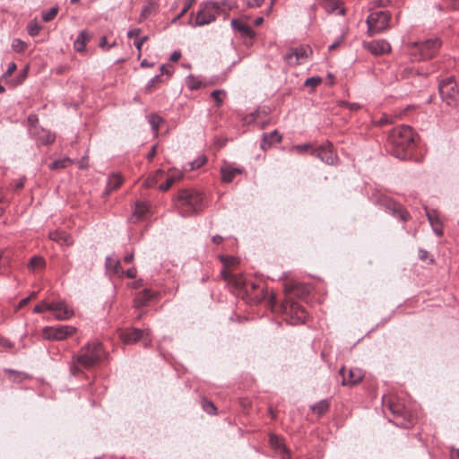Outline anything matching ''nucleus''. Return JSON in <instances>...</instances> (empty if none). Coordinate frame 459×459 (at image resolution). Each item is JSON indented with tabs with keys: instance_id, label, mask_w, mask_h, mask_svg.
I'll list each match as a JSON object with an SVG mask.
<instances>
[{
	"instance_id": "f257e3e1",
	"label": "nucleus",
	"mask_w": 459,
	"mask_h": 459,
	"mask_svg": "<svg viewBox=\"0 0 459 459\" xmlns=\"http://www.w3.org/2000/svg\"><path fill=\"white\" fill-rule=\"evenodd\" d=\"M387 142L391 147L392 155L404 160L408 156L407 152L414 147L415 135L411 126L403 125L390 131Z\"/></svg>"
},
{
	"instance_id": "f03ea898",
	"label": "nucleus",
	"mask_w": 459,
	"mask_h": 459,
	"mask_svg": "<svg viewBox=\"0 0 459 459\" xmlns=\"http://www.w3.org/2000/svg\"><path fill=\"white\" fill-rule=\"evenodd\" d=\"M105 355L102 343L100 342H89L82 347L78 354L73 357L70 371L77 376L82 369H88L97 364Z\"/></svg>"
},
{
	"instance_id": "7ed1b4c3",
	"label": "nucleus",
	"mask_w": 459,
	"mask_h": 459,
	"mask_svg": "<svg viewBox=\"0 0 459 459\" xmlns=\"http://www.w3.org/2000/svg\"><path fill=\"white\" fill-rule=\"evenodd\" d=\"M174 206L182 217L198 214L204 208V197L195 189H181L173 198Z\"/></svg>"
},
{
	"instance_id": "20e7f679",
	"label": "nucleus",
	"mask_w": 459,
	"mask_h": 459,
	"mask_svg": "<svg viewBox=\"0 0 459 459\" xmlns=\"http://www.w3.org/2000/svg\"><path fill=\"white\" fill-rule=\"evenodd\" d=\"M441 47L438 38L428 39L423 41L414 42L411 48L413 56H419L418 60L430 59L436 56Z\"/></svg>"
},
{
	"instance_id": "39448f33",
	"label": "nucleus",
	"mask_w": 459,
	"mask_h": 459,
	"mask_svg": "<svg viewBox=\"0 0 459 459\" xmlns=\"http://www.w3.org/2000/svg\"><path fill=\"white\" fill-rule=\"evenodd\" d=\"M390 19L391 13L388 11L372 12L366 20L368 35L373 36L388 29Z\"/></svg>"
},
{
	"instance_id": "423d86ee",
	"label": "nucleus",
	"mask_w": 459,
	"mask_h": 459,
	"mask_svg": "<svg viewBox=\"0 0 459 459\" xmlns=\"http://www.w3.org/2000/svg\"><path fill=\"white\" fill-rule=\"evenodd\" d=\"M219 9L220 4H217V1L209 0L203 3L196 13L193 26L201 27L213 22L218 15L216 10Z\"/></svg>"
},
{
	"instance_id": "0eeeda50",
	"label": "nucleus",
	"mask_w": 459,
	"mask_h": 459,
	"mask_svg": "<svg viewBox=\"0 0 459 459\" xmlns=\"http://www.w3.org/2000/svg\"><path fill=\"white\" fill-rule=\"evenodd\" d=\"M439 94L443 101L448 106L457 107L459 106V90L457 89L456 83L453 77H448L440 82Z\"/></svg>"
},
{
	"instance_id": "6e6552de",
	"label": "nucleus",
	"mask_w": 459,
	"mask_h": 459,
	"mask_svg": "<svg viewBox=\"0 0 459 459\" xmlns=\"http://www.w3.org/2000/svg\"><path fill=\"white\" fill-rule=\"evenodd\" d=\"M383 405L394 416V420H390V421H394L396 426L408 428L411 424L410 420H406V411L404 407L400 403H396L394 398L384 395Z\"/></svg>"
},
{
	"instance_id": "1a4fd4ad",
	"label": "nucleus",
	"mask_w": 459,
	"mask_h": 459,
	"mask_svg": "<svg viewBox=\"0 0 459 459\" xmlns=\"http://www.w3.org/2000/svg\"><path fill=\"white\" fill-rule=\"evenodd\" d=\"M122 341L126 343H134L143 340V346L149 347L152 342L150 329L130 328L121 333Z\"/></svg>"
},
{
	"instance_id": "9d476101",
	"label": "nucleus",
	"mask_w": 459,
	"mask_h": 459,
	"mask_svg": "<svg viewBox=\"0 0 459 459\" xmlns=\"http://www.w3.org/2000/svg\"><path fill=\"white\" fill-rule=\"evenodd\" d=\"M283 312L290 316V324L298 325L305 323L307 317L306 309L297 302L287 300L282 304Z\"/></svg>"
},
{
	"instance_id": "9b49d317",
	"label": "nucleus",
	"mask_w": 459,
	"mask_h": 459,
	"mask_svg": "<svg viewBox=\"0 0 459 459\" xmlns=\"http://www.w3.org/2000/svg\"><path fill=\"white\" fill-rule=\"evenodd\" d=\"M75 332L76 328L72 325L46 326L42 330V335L47 340L61 341L72 336Z\"/></svg>"
},
{
	"instance_id": "f8f14e48",
	"label": "nucleus",
	"mask_w": 459,
	"mask_h": 459,
	"mask_svg": "<svg viewBox=\"0 0 459 459\" xmlns=\"http://www.w3.org/2000/svg\"><path fill=\"white\" fill-rule=\"evenodd\" d=\"M377 203L384 207L386 211H389L394 217L399 218L402 221H407L410 219V213L398 203L393 199L381 195Z\"/></svg>"
},
{
	"instance_id": "ddd939ff",
	"label": "nucleus",
	"mask_w": 459,
	"mask_h": 459,
	"mask_svg": "<svg viewBox=\"0 0 459 459\" xmlns=\"http://www.w3.org/2000/svg\"><path fill=\"white\" fill-rule=\"evenodd\" d=\"M46 308L54 314L57 320L70 319L74 311L65 300H54L50 305H46Z\"/></svg>"
},
{
	"instance_id": "4468645a",
	"label": "nucleus",
	"mask_w": 459,
	"mask_h": 459,
	"mask_svg": "<svg viewBox=\"0 0 459 459\" xmlns=\"http://www.w3.org/2000/svg\"><path fill=\"white\" fill-rule=\"evenodd\" d=\"M30 136L38 145H49L56 140V134L41 126L30 129Z\"/></svg>"
},
{
	"instance_id": "2eb2a0df",
	"label": "nucleus",
	"mask_w": 459,
	"mask_h": 459,
	"mask_svg": "<svg viewBox=\"0 0 459 459\" xmlns=\"http://www.w3.org/2000/svg\"><path fill=\"white\" fill-rule=\"evenodd\" d=\"M314 155L320 159L326 164L333 165L337 160V155L333 150V146L330 143L325 145H321L314 150Z\"/></svg>"
},
{
	"instance_id": "dca6fc26",
	"label": "nucleus",
	"mask_w": 459,
	"mask_h": 459,
	"mask_svg": "<svg viewBox=\"0 0 459 459\" xmlns=\"http://www.w3.org/2000/svg\"><path fill=\"white\" fill-rule=\"evenodd\" d=\"M307 48L299 47L290 49L283 56L286 63L290 65H297L302 63L303 59L307 56Z\"/></svg>"
},
{
	"instance_id": "f3484780",
	"label": "nucleus",
	"mask_w": 459,
	"mask_h": 459,
	"mask_svg": "<svg viewBox=\"0 0 459 459\" xmlns=\"http://www.w3.org/2000/svg\"><path fill=\"white\" fill-rule=\"evenodd\" d=\"M345 368L342 367L339 370V374L342 376V385H355L359 384L364 377L363 371L359 368H353L349 370V377L344 376Z\"/></svg>"
},
{
	"instance_id": "a211bd4d",
	"label": "nucleus",
	"mask_w": 459,
	"mask_h": 459,
	"mask_svg": "<svg viewBox=\"0 0 459 459\" xmlns=\"http://www.w3.org/2000/svg\"><path fill=\"white\" fill-rule=\"evenodd\" d=\"M221 275L225 281L234 283L238 289L243 290L246 292H248L249 288H251L252 290H255L256 288L255 282L246 281L238 279L234 274L227 272L225 268L221 270Z\"/></svg>"
},
{
	"instance_id": "6ab92c4d",
	"label": "nucleus",
	"mask_w": 459,
	"mask_h": 459,
	"mask_svg": "<svg viewBox=\"0 0 459 459\" xmlns=\"http://www.w3.org/2000/svg\"><path fill=\"white\" fill-rule=\"evenodd\" d=\"M367 49L375 56H380L391 51L390 44L385 40H374L367 44Z\"/></svg>"
},
{
	"instance_id": "aec40b11",
	"label": "nucleus",
	"mask_w": 459,
	"mask_h": 459,
	"mask_svg": "<svg viewBox=\"0 0 459 459\" xmlns=\"http://www.w3.org/2000/svg\"><path fill=\"white\" fill-rule=\"evenodd\" d=\"M242 172L243 169L240 168H234L230 164H225L221 168V180L225 183H230L237 175Z\"/></svg>"
},
{
	"instance_id": "412c9836",
	"label": "nucleus",
	"mask_w": 459,
	"mask_h": 459,
	"mask_svg": "<svg viewBox=\"0 0 459 459\" xmlns=\"http://www.w3.org/2000/svg\"><path fill=\"white\" fill-rule=\"evenodd\" d=\"M231 27L238 30L242 38L253 39L255 36L254 30L246 23L239 22L236 19L230 22Z\"/></svg>"
},
{
	"instance_id": "4be33fe9",
	"label": "nucleus",
	"mask_w": 459,
	"mask_h": 459,
	"mask_svg": "<svg viewBox=\"0 0 459 459\" xmlns=\"http://www.w3.org/2000/svg\"><path fill=\"white\" fill-rule=\"evenodd\" d=\"M281 134L277 130H273L268 134H264L261 148L263 150H266L270 148L273 144L280 143L281 141Z\"/></svg>"
},
{
	"instance_id": "5701e85b",
	"label": "nucleus",
	"mask_w": 459,
	"mask_h": 459,
	"mask_svg": "<svg viewBox=\"0 0 459 459\" xmlns=\"http://www.w3.org/2000/svg\"><path fill=\"white\" fill-rule=\"evenodd\" d=\"M49 238L51 240L65 246H71L74 243L72 236L62 230L50 232Z\"/></svg>"
},
{
	"instance_id": "b1692460",
	"label": "nucleus",
	"mask_w": 459,
	"mask_h": 459,
	"mask_svg": "<svg viewBox=\"0 0 459 459\" xmlns=\"http://www.w3.org/2000/svg\"><path fill=\"white\" fill-rule=\"evenodd\" d=\"M155 297V292L152 291L149 289H144L140 291L134 299V306L135 307H141L145 306V304Z\"/></svg>"
},
{
	"instance_id": "393cba45",
	"label": "nucleus",
	"mask_w": 459,
	"mask_h": 459,
	"mask_svg": "<svg viewBox=\"0 0 459 459\" xmlns=\"http://www.w3.org/2000/svg\"><path fill=\"white\" fill-rule=\"evenodd\" d=\"M148 210H149V204L146 202H143V201L136 202V204L134 205L133 216H132V220H134V222L143 219V217L147 213Z\"/></svg>"
},
{
	"instance_id": "a878e982",
	"label": "nucleus",
	"mask_w": 459,
	"mask_h": 459,
	"mask_svg": "<svg viewBox=\"0 0 459 459\" xmlns=\"http://www.w3.org/2000/svg\"><path fill=\"white\" fill-rule=\"evenodd\" d=\"M123 183V178L119 174H112L107 182L106 194L117 189Z\"/></svg>"
},
{
	"instance_id": "bb28decb",
	"label": "nucleus",
	"mask_w": 459,
	"mask_h": 459,
	"mask_svg": "<svg viewBox=\"0 0 459 459\" xmlns=\"http://www.w3.org/2000/svg\"><path fill=\"white\" fill-rule=\"evenodd\" d=\"M90 36L85 30H81L77 39L74 42V47L76 51L82 52L85 49L86 43L89 41Z\"/></svg>"
},
{
	"instance_id": "cd10ccee",
	"label": "nucleus",
	"mask_w": 459,
	"mask_h": 459,
	"mask_svg": "<svg viewBox=\"0 0 459 459\" xmlns=\"http://www.w3.org/2000/svg\"><path fill=\"white\" fill-rule=\"evenodd\" d=\"M163 122V119L156 114H151L148 117V123L150 124L152 130L155 135H158L160 125Z\"/></svg>"
},
{
	"instance_id": "c85d7f7f",
	"label": "nucleus",
	"mask_w": 459,
	"mask_h": 459,
	"mask_svg": "<svg viewBox=\"0 0 459 459\" xmlns=\"http://www.w3.org/2000/svg\"><path fill=\"white\" fill-rule=\"evenodd\" d=\"M72 160L68 157L56 160L48 165V168L52 170L67 168L71 163Z\"/></svg>"
},
{
	"instance_id": "c756f323",
	"label": "nucleus",
	"mask_w": 459,
	"mask_h": 459,
	"mask_svg": "<svg viewBox=\"0 0 459 459\" xmlns=\"http://www.w3.org/2000/svg\"><path fill=\"white\" fill-rule=\"evenodd\" d=\"M329 409V402L328 400H321L317 403L311 406V410L318 414L319 416H322L325 414Z\"/></svg>"
},
{
	"instance_id": "7c9ffc66",
	"label": "nucleus",
	"mask_w": 459,
	"mask_h": 459,
	"mask_svg": "<svg viewBox=\"0 0 459 459\" xmlns=\"http://www.w3.org/2000/svg\"><path fill=\"white\" fill-rule=\"evenodd\" d=\"M217 4H220V9L216 10V13L218 14L223 13L225 9L230 11L237 7V2L234 0H223L217 2Z\"/></svg>"
},
{
	"instance_id": "2f4dec72",
	"label": "nucleus",
	"mask_w": 459,
	"mask_h": 459,
	"mask_svg": "<svg viewBox=\"0 0 459 459\" xmlns=\"http://www.w3.org/2000/svg\"><path fill=\"white\" fill-rule=\"evenodd\" d=\"M186 85L190 90H198L202 86V81L194 75H189L186 78Z\"/></svg>"
},
{
	"instance_id": "473e14b6",
	"label": "nucleus",
	"mask_w": 459,
	"mask_h": 459,
	"mask_svg": "<svg viewBox=\"0 0 459 459\" xmlns=\"http://www.w3.org/2000/svg\"><path fill=\"white\" fill-rule=\"evenodd\" d=\"M226 95V92L224 90H214L211 93V97L216 102V106L220 107L223 103V97Z\"/></svg>"
},
{
	"instance_id": "72a5a7b5",
	"label": "nucleus",
	"mask_w": 459,
	"mask_h": 459,
	"mask_svg": "<svg viewBox=\"0 0 459 459\" xmlns=\"http://www.w3.org/2000/svg\"><path fill=\"white\" fill-rule=\"evenodd\" d=\"M44 264H45L44 259L41 256H37V255L32 256L29 262V267L32 270H35L37 268H41L44 266Z\"/></svg>"
},
{
	"instance_id": "f704fd0d",
	"label": "nucleus",
	"mask_w": 459,
	"mask_h": 459,
	"mask_svg": "<svg viewBox=\"0 0 459 459\" xmlns=\"http://www.w3.org/2000/svg\"><path fill=\"white\" fill-rule=\"evenodd\" d=\"M290 292H294V294L298 295L300 298H304L307 293V289L301 284H295L291 287Z\"/></svg>"
},
{
	"instance_id": "c9c22d12",
	"label": "nucleus",
	"mask_w": 459,
	"mask_h": 459,
	"mask_svg": "<svg viewBox=\"0 0 459 459\" xmlns=\"http://www.w3.org/2000/svg\"><path fill=\"white\" fill-rule=\"evenodd\" d=\"M106 266L108 269H114L116 273H119L120 262L113 257L108 256L106 258Z\"/></svg>"
},
{
	"instance_id": "e433bc0d",
	"label": "nucleus",
	"mask_w": 459,
	"mask_h": 459,
	"mask_svg": "<svg viewBox=\"0 0 459 459\" xmlns=\"http://www.w3.org/2000/svg\"><path fill=\"white\" fill-rule=\"evenodd\" d=\"M28 132L29 134H30V129L39 127V118L38 116L35 114H30L28 117Z\"/></svg>"
},
{
	"instance_id": "4c0bfd02",
	"label": "nucleus",
	"mask_w": 459,
	"mask_h": 459,
	"mask_svg": "<svg viewBox=\"0 0 459 459\" xmlns=\"http://www.w3.org/2000/svg\"><path fill=\"white\" fill-rule=\"evenodd\" d=\"M427 217H428V220H429V223L432 226V229H433L434 232L437 236H441L443 234V230L441 229V227L439 226V222L438 221L434 222L432 221V213L430 212H427Z\"/></svg>"
},
{
	"instance_id": "58836bf2",
	"label": "nucleus",
	"mask_w": 459,
	"mask_h": 459,
	"mask_svg": "<svg viewBox=\"0 0 459 459\" xmlns=\"http://www.w3.org/2000/svg\"><path fill=\"white\" fill-rule=\"evenodd\" d=\"M57 12H58V7L54 6L52 8H50L48 12H45L42 13V20L47 22H50L56 15Z\"/></svg>"
},
{
	"instance_id": "ea45409f",
	"label": "nucleus",
	"mask_w": 459,
	"mask_h": 459,
	"mask_svg": "<svg viewBox=\"0 0 459 459\" xmlns=\"http://www.w3.org/2000/svg\"><path fill=\"white\" fill-rule=\"evenodd\" d=\"M321 82H322V78L321 77H319V76H313V77L307 78L305 81L304 85L307 86V87L316 88Z\"/></svg>"
},
{
	"instance_id": "a19ab883",
	"label": "nucleus",
	"mask_w": 459,
	"mask_h": 459,
	"mask_svg": "<svg viewBox=\"0 0 459 459\" xmlns=\"http://www.w3.org/2000/svg\"><path fill=\"white\" fill-rule=\"evenodd\" d=\"M220 260L223 264L225 268L234 265L238 263V258H236L235 256L221 255Z\"/></svg>"
},
{
	"instance_id": "79ce46f5",
	"label": "nucleus",
	"mask_w": 459,
	"mask_h": 459,
	"mask_svg": "<svg viewBox=\"0 0 459 459\" xmlns=\"http://www.w3.org/2000/svg\"><path fill=\"white\" fill-rule=\"evenodd\" d=\"M41 27L37 22H30L27 26L29 35L35 37L39 33Z\"/></svg>"
},
{
	"instance_id": "37998d69",
	"label": "nucleus",
	"mask_w": 459,
	"mask_h": 459,
	"mask_svg": "<svg viewBox=\"0 0 459 459\" xmlns=\"http://www.w3.org/2000/svg\"><path fill=\"white\" fill-rule=\"evenodd\" d=\"M330 3V5L326 7L327 11L329 13H333L336 10H338V13L341 14V15H344L345 14V9L343 7H341L339 9V3L338 2H334V1H331L329 2Z\"/></svg>"
},
{
	"instance_id": "c03bdc74",
	"label": "nucleus",
	"mask_w": 459,
	"mask_h": 459,
	"mask_svg": "<svg viewBox=\"0 0 459 459\" xmlns=\"http://www.w3.org/2000/svg\"><path fill=\"white\" fill-rule=\"evenodd\" d=\"M162 82V79L160 78V75H155L153 76L146 84L145 90L147 91H151L156 84L160 83Z\"/></svg>"
},
{
	"instance_id": "a18cd8bd",
	"label": "nucleus",
	"mask_w": 459,
	"mask_h": 459,
	"mask_svg": "<svg viewBox=\"0 0 459 459\" xmlns=\"http://www.w3.org/2000/svg\"><path fill=\"white\" fill-rule=\"evenodd\" d=\"M203 408L209 414H214L216 411V407L214 406V404L207 400H204L203 402Z\"/></svg>"
},
{
	"instance_id": "49530a36",
	"label": "nucleus",
	"mask_w": 459,
	"mask_h": 459,
	"mask_svg": "<svg viewBox=\"0 0 459 459\" xmlns=\"http://www.w3.org/2000/svg\"><path fill=\"white\" fill-rule=\"evenodd\" d=\"M147 40H148V37L147 36H143V37L137 38V39H134V45L137 48V50L139 52L138 53V56H141L142 47L144 44V42H146Z\"/></svg>"
},
{
	"instance_id": "de8ad7c7",
	"label": "nucleus",
	"mask_w": 459,
	"mask_h": 459,
	"mask_svg": "<svg viewBox=\"0 0 459 459\" xmlns=\"http://www.w3.org/2000/svg\"><path fill=\"white\" fill-rule=\"evenodd\" d=\"M25 46H26L25 43L22 40L18 39H15L12 44L13 50L16 52L23 51L25 49Z\"/></svg>"
},
{
	"instance_id": "09e8293b",
	"label": "nucleus",
	"mask_w": 459,
	"mask_h": 459,
	"mask_svg": "<svg viewBox=\"0 0 459 459\" xmlns=\"http://www.w3.org/2000/svg\"><path fill=\"white\" fill-rule=\"evenodd\" d=\"M206 160L207 159L205 156L198 157L196 160L191 162V169H195L202 167L206 162Z\"/></svg>"
},
{
	"instance_id": "8fccbe9b",
	"label": "nucleus",
	"mask_w": 459,
	"mask_h": 459,
	"mask_svg": "<svg viewBox=\"0 0 459 459\" xmlns=\"http://www.w3.org/2000/svg\"><path fill=\"white\" fill-rule=\"evenodd\" d=\"M46 305H50V302H48L46 300L41 301L39 304L36 305L33 308V312L36 314L42 313L44 311H48L46 308Z\"/></svg>"
},
{
	"instance_id": "3c124183",
	"label": "nucleus",
	"mask_w": 459,
	"mask_h": 459,
	"mask_svg": "<svg viewBox=\"0 0 459 459\" xmlns=\"http://www.w3.org/2000/svg\"><path fill=\"white\" fill-rule=\"evenodd\" d=\"M175 182V178L173 177H169L165 183L159 186V189L160 191H167Z\"/></svg>"
},
{
	"instance_id": "603ef678",
	"label": "nucleus",
	"mask_w": 459,
	"mask_h": 459,
	"mask_svg": "<svg viewBox=\"0 0 459 459\" xmlns=\"http://www.w3.org/2000/svg\"><path fill=\"white\" fill-rule=\"evenodd\" d=\"M248 8L260 7L264 0H243Z\"/></svg>"
},
{
	"instance_id": "864d4df0",
	"label": "nucleus",
	"mask_w": 459,
	"mask_h": 459,
	"mask_svg": "<svg viewBox=\"0 0 459 459\" xmlns=\"http://www.w3.org/2000/svg\"><path fill=\"white\" fill-rule=\"evenodd\" d=\"M116 45V42H113L112 44H108L107 38L105 36L101 37L100 39L99 46L101 48H105L106 47L108 49L113 48Z\"/></svg>"
},
{
	"instance_id": "5fc2aeb1",
	"label": "nucleus",
	"mask_w": 459,
	"mask_h": 459,
	"mask_svg": "<svg viewBox=\"0 0 459 459\" xmlns=\"http://www.w3.org/2000/svg\"><path fill=\"white\" fill-rule=\"evenodd\" d=\"M342 106L348 108L351 110H357L360 108V105L356 102L342 101Z\"/></svg>"
},
{
	"instance_id": "6e6d98bb",
	"label": "nucleus",
	"mask_w": 459,
	"mask_h": 459,
	"mask_svg": "<svg viewBox=\"0 0 459 459\" xmlns=\"http://www.w3.org/2000/svg\"><path fill=\"white\" fill-rule=\"evenodd\" d=\"M195 2V0H186L185 5H184L181 13H179L178 17L183 16L189 10V8L192 6V4Z\"/></svg>"
},
{
	"instance_id": "4d7b16f0",
	"label": "nucleus",
	"mask_w": 459,
	"mask_h": 459,
	"mask_svg": "<svg viewBox=\"0 0 459 459\" xmlns=\"http://www.w3.org/2000/svg\"><path fill=\"white\" fill-rule=\"evenodd\" d=\"M268 299L269 302L271 304H273L275 300L274 295L273 294L269 295V293L266 290H262V296H261L260 299Z\"/></svg>"
},
{
	"instance_id": "13d9d810",
	"label": "nucleus",
	"mask_w": 459,
	"mask_h": 459,
	"mask_svg": "<svg viewBox=\"0 0 459 459\" xmlns=\"http://www.w3.org/2000/svg\"><path fill=\"white\" fill-rule=\"evenodd\" d=\"M141 33V30L139 28H134V29H131L127 31V37L129 39H132V38H139L138 36L140 35Z\"/></svg>"
},
{
	"instance_id": "bf43d9fd",
	"label": "nucleus",
	"mask_w": 459,
	"mask_h": 459,
	"mask_svg": "<svg viewBox=\"0 0 459 459\" xmlns=\"http://www.w3.org/2000/svg\"><path fill=\"white\" fill-rule=\"evenodd\" d=\"M156 153H157V146L153 145V146H152L151 151L149 152V153L146 156L147 160L149 161H152V159L154 158V156L156 155Z\"/></svg>"
},
{
	"instance_id": "052dcab7",
	"label": "nucleus",
	"mask_w": 459,
	"mask_h": 459,
	"mask_svg": "<svg viewBox=\"0 0 459 459\" xmlns=\"http://www.w3.org/2000/svg\"><path fill=\"white\" fill-rule=\"evenodd\" d=\"M16 64L14 62H10L8 64V67H7V70L5 72V74L6 75H10L11 74H13L15 70H16Z\"/></svg>"
},
{
	"instance_id": "680f3d73",
	"label": "nucleus",
	"mask_w": 459,
	"mask_h": 459,
	"mask_svg": "<svg viewBox=\"0 0 459 459\" xmlns=\"http://www.w3.org/2000/svg\"><path fill=\"white\" fill-rule=\"evenodd\" d=\"M160 77H161L162 75H168V76H170V75H171V74H172L171 70H169V69L166 66V65H162L160 66Z\"/></svg>"
},
{
	"instance_id": "e2e57ef3",
	"label": "nucleus",
	"mask_w": 459,
	"mask_h": 459,
	"mask_svg": "<svg viewBox=\"0 0 459 459\" xmlns=\"http://www.w3.org/2000/svg\"><path fill=\"white\" fill-rule=\"evenodd\" d=\"M126 274L129 279H134L136 277V269L134 267L129 268L126 270Z\"/></svg>"
},
{
	"instance_id": "0e129e2a",
	"label": "nucleus",
	"mask_w": 459,
	"mask_h": 459,
	"mask_svg": "<svg viewBox=\"0 0 459 459\" xmlns=\"http://www.w3.org/2000/svg\"><path fill=\"white\" fill-rule=\"evenodd\" d=\"M181 56V53L179 51H174L169 57V60L172 62L178 61Z\"/></svg>"
},
{
	"instance_id": "69168bd1",
	"label": "nucleus",
	"mask_w": 459,
	"mask_h": 459,
	"mask_svg": "<svg viewBox=\"0 0 459 459\" xmlns=\"http://www.w3.org/2000/svg\"><path fill=\"white\" fill-rule=\"evenodd\" d=\"M30 300V297L22 299L17 305L16 309H20V308L23 307Z\"/></svg>"
},
{
	"instance_id": "338daca9",
	"label": "nucleus",
	"mask_w": 459,
	"mask_h": 459,
	"mask_svg": "<svg viewBox=\"0 0 459 459\" xmlns=\"http://www.w3.org/2000/svg\"><path fill=\"white\" fill-rule=\"evenodd\" d=\"M212 241L216 245H220L221 243H222L223 238L220 235H214L212 238Z\"/></svg>"
},
{
	"instance_id": "774afa93",
	"label": "nucleus",
	"mask_w": 459,
	"mask_h": 459,
	"mask_svg": "<svg viewBox=\"0 0 459 459\" xmlns=\"http://www.w3.org/2000/svg\"><path fill=\"white\" fill-rule=\"evenodd\" d=\"M451 459H459V449L451 450Z\"/></svg>"
}]
</instances>
